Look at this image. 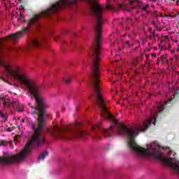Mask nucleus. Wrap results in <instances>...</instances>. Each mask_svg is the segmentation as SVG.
Wrapping results in <instances>:
<instances>
[{
  "label": "nucleus",
  "instance_id": "obj_10",
  "mask_svg": "<svg viewBox=\"0 0 179 179\" xmlns=\"http://www.w3.org/2000/svg\"><path fill=\"white\" fill-rule=\"evenodd\" d=\"M155 37H156V33L152 32L150 36V40H155Z\"/></svg>",
  "mask_w": 179,
  "mask_h": 179
},
{
  "label": "nucleus",
  "instance_id": "obj_23",
  "mask_svg": "<svg viewBox=\"0 0 179 179\" xmlns=\"http://www.w3.org/2000/svg\"><path fill=\"white\" fill-rule=\"evenodd\" d=\"M10 131H12V130H10V128H8V132H10Z\"/></svg>",
  "mask_w": 179,
  "mask_h": 179
},
{
  "label": "nucleus",
  "instance_id": "obj_9",
  "mask_svg": "<svg viewBox=\"0 0 179 179\" xmlns=\"http://www.w3.org/2000/svg\"><path fill=\"white\" fill-rule=\"evenodd\" d=\"M8 143L6 141L1 140V146H8Z\"/></svg>",
  "mask_w": 179,
  "mask_h": 179
},
{
  "label": "nucleus",
  "instance_id": "obj_27",
  "mask_svg": "<svg viewBox=\"0 0 179 179\" xmlns=\"http://www.w3.org/2000/svg\"><path fill=\"white\" fill-rule=\"evenodd\" d=\"M120 8H122V4H120Z\"/></svg>",
  "mask_w": 179,
  "mask_h": 179
},
{
  "label": "nucleus",
  "instance_id": "obj_1",
  "mask_svg": "<svg viewBox=\"0 0 179 179\" xmlns=\"http://www.w3.org/2000/svg\"><path fill=\"white\" fill-rule=\"evenodd\" d=\"M1 66L8 75H10L27 87L28 93L31 94V99L32 100L34 99L36 101L34 106L31 105V103H28V106L31 107V113L38 115L37 122H31L34 131L32 137L20 153L15 155H9L4 153V156L1 157V164H15L27 159L31 154L34 148H41L45 143V137L44 136L45 119H44V117L47 115L46 110L50 107V105H48L45 99L41 96V90L37 83L27 74L20 73L19 68H12L10 65L5 62L2 56L1 57Z\"/></svg>",
  "mask_w": 179,
  "mask_h": 179
},
{
  "label": "nucleus",
  "instance_id": "obj_15",
  "mask_svg": "<svg viewBox=\"0 0 179 179\" xmlns=\"http://www.w3.org/2000/svg\"><path fill=\"white\" fill-rule=\"evenodd\" d=\"M152 24L153 26H155V27H159L157 26V24H160V22L156 23V22L153 21V22H152Z\"/></svg>",
  "mask_w": 179,
  "mask_h": 179
},
{
  "label": "nucleus",
  "instance_id": "obj_12",
  "mask_svg": "<svg viewBox=\"0 0 179 179\" xmlns=\"http://www.w3.org/2000/svg\"><path fill=\"white\" fill-rule=\"evenodd\" d=\"M166 59V57H163V56H161L159 58L157 59V65H159V64H160V62L162 61V59Z\"/></svg>",
  "mask_w": 179,
  "mask_h": 179
},
{
  "label": "nucleus",
  "instance_id": "obj_21",
  "mask_svg": "<svg viewBox=\"0 0 179 179\" xmlns=\"http://www.w3.org/2000/svg\"><path fill=\"white\" fill-rule=\"evenodd\" d=\"M1 80H3L4 82H8L7 80H6L5 79H3L2 77L1 78Z\"/></svg>",
  "mask_w": 179,
  "mask_h": 179
},
{
  "label": "nucleus",
  "instance_id": "obj_20",
  "mask_svg": "<svg viewBox=\"0 0 179 179\" xmlns=\"http://www.w3.org/2000/svg\"><path fill=\"white\" fill-rule=\"evenodd\" d=\"M126 44H127V45L128 46V47H130V45H129V41H126Z\"/></svg>",
  "mask_w": 179,
  "mask_h": 179
},
{
  "label": "nucleus",
  "instance_id": "obj_5",
  "mask_svg": "<svg viewBox=\"0 0 179 179\" xmlns=\"http://www.w3.org/2000/svg\"><path fill=\"white\" fill-rule=\"evenodd\" d=\"M1 103H3V105L6 108H9L10 107H12V106H17L19 104V102L17 101H14L13 102H10V100L9 99H5L3 97L1 98Z\"/></svg>",
  "mask_w": 179,
  "mask_h": 179
},
{
  "label": "nucleus",
  "instance_id": "obj_3",
  "mask_svg": "<svg viewBox=\"0 0 179 179\" xmlns=\"http://www.w3.org/2000/svg\"><path fill=\"white\" fill-rule=\"evenodd\" d=\"M71 6V3H69V0H60L59 2L55 3L52 5L50 8L44 10L41 14L34 15L30 19L29 22H27L26 19H24V16L22 13H20V15L16 16L17 20L18 22V26H20V22H24L25 25H24L22 30L17 31L15 34H11L5 38H1V41H5V40H10V41H16L17 40H20L22 38V36L23 34H26L30 27H40V19L43 17V16H47V17H50L51 15L55 13L59 10V9H62V8H65V6Z\"/></svg>",
  "mask_w": 179,
  "mask_h": 179
},
{
  "label": "nucleus",
  "instance_id": "obj_18",
  "mask_svg": "<svg viewBox=\"0 0 179 179\" xmlns=\"http://www.w3.org/2000/svg\"><path fill=\"white\" fill-rule=\"evenodd\" d=\"M108 7L110 9H113V5H111V4H109V5L108 6Z\"/></svg>",
  "mask_w": 179,
  "mask_h": 179
},
{
  "label": "nucleus",
  "instance_id": "obj_14",
  "mask_svg": "<svg viewBox=\"0 0 179 179\" xmlns=\"http://www.w3.org/2000/svg\"><path fill=\"white\" fill-rule=\"evenodd\" d=\"M17 110L20 113H22V111H24V108L23 107H20L17 108Z\"/></svg>",
  "mask_w": 179,
  "mask_h": 179
},
{
  "label": "nucleus",
  "instance_id": "obj_22",
  "mask_svg": "<svg viewBox=\"0 0 179 179\" xmlns=\"http://www.w3.org/2000/svg\"><path fill=\"white\" fill-rule=\"evenodd\" d=\"M159 16H160L161 17H163V14H162V13H159Z\"/></svg>",
  "mask_w": 179,
  "mask_h": 179
},
{
  "label": "nucleus",
  "instance_id": "obj_2",
  "mask_svg": "<svg viewBox=\"0 0 179 179\" xmlns=\"http://www.w3.org/2000/svg\"><path fill=\"white\" fill-rule=\"evenodd\" d=\"M87 3L91 6V13L93 15L95 20L94 30L96 36L94 43L91 47V52L89 55L92 58V67L90 78H100V50L101 47V33L103 32V23L104 20L103 18V13L105 8L94 0H85ZM71 3L76 5L78 0H71Z\"/></svg>",
  "mask_w": 179,
  "mask_h": 179
},
{
  "label": "nucleus",
  "instance_id": "obj_17",
  "mask_svg": "<svg viewBox=\"0 0 179 179\" xmlns=\"http://www.w3.org/2000/svg\"><path fill=\"white\" fill-rule=\"evenodd\" d=\"M151 57H153L154 58H156V53H152Z\"/></svg>",
  "mask_w": 179,
  "mask_h": 179
},
{
  "label": "nucleus",
  "instance_id": "obj_16",
  "mask_svg": "<svg viewBox=\"0 0 179 179\" xmlns=\"http://www.w3.org/2000/svg\"><path fill=\"white\" fill-rule=\"evenodd\" d=\"M66 83L67 84V85H69V83H71V82H72V78H68V79H66Z\"/></svg>",
  "mask_w": 179,
  "mask_h": 179
},
{
  "label": "nucleus",
  "instance_id": "obj_29",
  "mask_svg": "<svg viewBox=\"0 0 179 179\" xmlns=\"http://www.w3.org/2000/svg\"><path fill=\"white\" fill-rule=\"evenodd\" d=\"M172 1H176V0H172Z\"/></svg>",
  "mask_w": 179,
  "mask_h": 179
},
{
  "label": "nucleus",
  "instance_id": "obj_8",
  "mask_svg": "<svg viewBox=\"0 0 179 179\" xmlns=\"http://www.w3.org/2000/svg\"><path fill=\"white\" fill-rule=\"evenodd\" d=\"M1 117L3 119V122H6V121H8V114L1 113Z\"/></svg>",
  "mask_w": 179,
  "mask_h": 179
},
{
  "label": "nucleus",
  "instance_id": "obj_11",
  "mask_svg": "<svg viewBox=\"0 0 179 179\" xmlns=\"http://www.w3.org/2000/svg\"><path fill=\"white\" fill-rule=\"evenodd\" d=\"M136 64H138V59H136L134 62L131 63V66L135 68L136 66Z\"/></svg>",
  "mask_w": 179,
  "mask_h": 179
},
{
  "label": "nucleus",
  "instance_id": "obj_6",
  "mask_svg": "<svg viewBox=\"0 0 179 179\" xmlns=\"http://www.w3.org/2000/svg\"><path fill=\"white\" fill-rule=\"evenodd\" d=\"M1 51L2 50L5 49L7 50V51H22V48L17 46V47H15V48H12L10 46H8V47H4V45L1 43Z\"/></svg>",
  "mask_w": 179,
  "mask_h": 179
},
{
  "label": "nucleus",
  "instance_id": "obj_25",
  "mask_svg": "<svg viewBox=\"0 0 179 179\" xmlns=\"http://www.w3.org/2000/svg\"><path fill=\"white\" fill-rule=\"evenodd\" d=\"M55 40L56 41H58V39H57V38H55Z\"/></svg>",
  "mask_w": 179,
  "mask_h": 179
},
{
  "label": "nucleus",
  "instance_id": "obj_13",
  "mask_svg": "<svg viewBox=\"0 0 179 179\" xmlns=\"http://www.w3.org/2000/svg\"><path fill=\"white\" fill-rule=\"evenodd\" d=\"M148 8H149V4H146L144 7L141 8V9L146 12L148 10Z\"/></svg>",
  "mask_w": 179,
  "mask_h": 179
},
{
  "label": "nucleus",
  "instance_id": "obj_24",
  "mask_svg": "<svg viewBox=\"0 0 179 179\" xmlns=\"http://www.w3.org/2000/svg\"><path fill=\"white\" fill-rule=\"evenodd\" d=\"M146 58H149V55H145Z\"/></svg>",
  "mask_w": 179,
  "mask_h": 179
},
{
  "label": "nucleus",
  "instance_id": "obj_4",
  "mask_svg": "<svg viewBox=\"0 0 179 179\" xmlns=\"http://www.w3.org/2000/svg\"><path fill=\"white\" fill-rule=\"evenodd\" d=\"M44 44V38L38 37H33L29 43V48H40Z\"/></svg>",
  "mask_w": 179,
  "mask_h": 179
},
{
  "label": "nucleus",
  "instance_id": "obj_26",
  "mask_svg": "<svg viewBox=\"0 0 179 179\" xmlns=\"http://www.w3.org/2000/svg\"><path fill=\"white\" fill-rule=\"evenodd\" d=\"M22 122H24V119H22Z\"/></svg>",
  "mask_w": 179,
  "mask_h": 179
},
{
  "label": "nucleus",
  "instance_id": "obj_7",
  "mask_svg": "<svg viewBox=\"0 0 179 179\" xmlns=\"http://www.w3.org/2000/svg\"><path fill=\"white\" fill-rule=\"evenodd\" d=\"M48 151H45L42 154H41L38 157L39 160H44L47 156H48Z\"/></svg>",
  "mask_w": 179,
  "mask_h": 179
},
{
  "label": "nucleus",
  "instance_id": "obj_19",
  "mask_svg": "<svg viewBox=\"0 0 179 179\" xmlns=\"http://www.w3.org/2000/svg\"><path fill=\"white\" fill-rule=\"evenodd\" d=\"M127 22H132V19H131V18H127Z\"/></svg>",
  "mask_w": 179,
  "mask_h": 179
},
{
  "label": "nucleus",
  "instance_id": "obj_28",
  "mask_svg": "<svg viewBox=\"0 0 179 179\" xmlns=\"http://www.w3.org/2000/svg\"><path fill=\"white\" fill-rule=\"evenodd\" d=\"M169 17H171V15H169Z\"/></svg>",
  "mask_w": 179,
  "mask_h": 179
}]
</instances>
